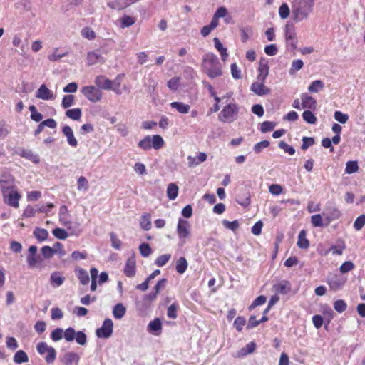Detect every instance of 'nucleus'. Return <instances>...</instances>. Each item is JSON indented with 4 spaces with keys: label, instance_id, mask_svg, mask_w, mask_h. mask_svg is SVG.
Returning a JSON list of instances; mask_svg holds the SVG:
<instances>
[{
    "label": "nucleus",
    "instance_id": "obj_21",
    "mask_svg": "<svg viewBox=\"0 0 365 365\" xmlns=\"http://www.w3.org/2000/svg\"><path fill=\"white\" fill-rule=\"evenodd\" d=\"M68 210L66 205H62L59 210V220L60 222L65 226L68 227V230H71V224L72 222L68 219Z\"/></svg>",
    "mask_w": 365,
    "mask_h": 365
},
{
    "label": "nucleus",
    "instance_id": "obj_55",
    "mask_svg": "<svg viewBox=\"0 0 365 365\" xmlns=\"http://www.w3.org/2000/svg\"><path fill=\"white\" fill-rule=\"evenodd\" d=\"M168 87L169 89L175 91H177L180 86V78L178 77H173L171 79H170L168 81L167 83Z\"/></svg>",
    "mask_w": 365,
    "mask_h": 365
},
{
    "label": "nucleus",
    "instance_id": "obj_31",
    "mask_svg": "<svg viewBox=\"0 0 365 365\" xmlns=\"http://www.w3.org/2000/svg\"><path fill=\"white\" fill-rule=\"evenodd\" d=\"M151 216L148 213L143 214L140 220V225L141 228L145 231L150 230L151 228Z\"/></svg>",
    "mask_w": 365,
    "mask_h": 365
},
{
    "label": "nucleus",
    "instance_id": "obj_56",
    "mask_svg": "<svg viewBox=\"0 0 365 365\" xmlns=\"http://www.w3.org/2000/svg\"><path fill=\"white\" fill-rule=\"evenodd\" d=\"M166 283H167V279H164V278L161 279L160 280H159L158 282V283L156 284V285L155 286V287L153 289V297H157L160 291L165 287Z\"/></svg>",
    "mask_w": 365,
    "mask_h": 365
},
{
    "label": "nucleus",
    "instance_id": "obj_53",
    "mask_svg": "<svg viewBox=\"0 0 365 365\" xmlns=\"http://www.w3.org/2000/svg\"><path fill=\"white\" fill-rule=\"evenodd\" d=\"M55 250H56L53 249V247H51L49 246L46 245L41 248V253L45 258L50 259L55 254Z\"/></svg>",
    "mask_w": 365,
    "mask_h": 365
},
{
    "label": "nucleus",
    "instance_id": "obj_29",
    "mask_svg": "<svg viewBox=\"0 0 365 365\" xmlns=\"http://www.w3.org/2000/svg\"><path fill=\"white\" fill-rule=\"evenodd\" d=\"M65 277L58 272H55L51 274L50 282L53 287H58L63 284Z\"/></svg>",
    "mask_w": 365,
    "mask_h": 365
},
{
    "label": "nucleus",
    "instance_id": "obj_57",
    "mask_svg": "<svg viewBox=\"0 0 365 365\" xmlns=\"http://www.w3.org/2000/svg\"><path fill=\"white\" fill-rule=\"evenodd\" d=\"M53 235L58 239L65 240L68 237L67 232L62 228H55L52 231Z\"/></svg>",
    "mask_w": 365,
    "mask_h": 365
},
{
    "label": "nucleus",
    "instance_id": "obj_36",
    "mask_svg": "<svg viewBox=\"0 0 365 365\" xmlns=\"http://www.w3.org/2000/svg\"><path fill=\"white\" fill-rule=\"evenodd\" d=\"M187 262L184 257H180L176 262V271L179 274L185 272L187 268Z\"/></svg>",
    "mask_w": 365,
    "mask_h": 365
},
{
    "label": "nucleus",
    "instance_id": "obj_62",
    "mask_svg": "<svg viewBox=\"0 0 365 365\" xmlns=\"http://www.w3.org/2000/svg\"><path fill=\"white\" fill-rule=\"evenodd\" d=\"M269 145V142L268 140H262L259 143H256L254 145L253 150L256 153H259L262 151L264 148H267Z\"/></svg>",
    "mask_w": 365,
    "mask_h": 365
},
{
    "label": "nucleus",
    "instance_id": "obj_35",
    "mask_svg": "<svg viewBox=\"0 0 365 365\" xmlns=\"http://www.w3.org/2000/svg\"><path fill=\"white\" fill-rule=\"evenodd\" d=\"M178 187L175 183H170L167 188V196L169 200H174L178 195Z\"/></svg>",
    "mask_w": 365,
    "mask_h": 365
},
{
    "label": "nucleus",
    "instance_id": "obj_42",
    "mask_svg": "<svg viewBox=\"0 0 365 365\" xmlns=\"http://www.w3.org/2000/svg\"><path fill=\"white\" fill-rule=\"evenodd\" d=\"M81 36L88 40H93L96 38V33L90 27H84L81 31Z\"/></svg>",
    "mask_w": 365,
    "mask_h": 365
},
{
    "label": "nucleus",
    "instance_id": "obj_60",
    "mask_svg": "<svg viewBox=\"0 0 365 365\" xmlns=\"http://www.w3.org/2000/svg\"><path fill=\"white\" fill-rule=\"evenodd\" d=\"M311 222L313 227H322V217L320 214H316L311 217Z\"/></svg>",
    "mask_w": 365,
    "mask_h": 365
},
{
    "label": "nucleus",
    "instance_id": "obj_39",
    "mask_svg": "<svg viewBox=\"0 0 365 365\" xmlns=\"http://www.w3.org/2000/svg\"><path fill=\"white\" fill-rule=\"evenodd\" d=\"M34 235L39 241H44L48 236V232L46 229L36 228L34 231Z\"/></svg>",
    "mask_w": 365,
    "mask_h": 365
},
{
    "label": "nucleus",
    "instance_id": "obj_52",
    "mask_svg": "<svg viewBox=\"0 0 365 365\" xmlns=\"http://www.w3.org/2000/svg\"><path fill=\"white\" fill-rule=\"evenodd\" d=\"M139 251L140 255L144 257L150 256L152 252L150 245L147 243H142L139 246Z\"/></svg>",
    "mask_w": 365,
    "mask_h": 365
},
{
    "label": "nucleus",
    "instance_id": "obj_41",
    "mask_svg": "<svg viewBox=\"0 0 365 365\" xmlns=\"http://www.w3.org/2000/svg\"><path fill=\"white\" fill-rule=\"evenodd\" d=\"M77 189L78 191L86 192L88 189V182L84 176H81L77 180Z\"/></svg>",
    "mask_w": 365,
    "mask_h": 365
},
{
    "label": "nucleus",
    "instance_id": "obj_3",
    "mask_svg": "<svg viewBox=\"0 0 365 365\" xmlns=\"http://www.w3.org/2000/svg\"><path fill=\"white\" fill-rule=\"evenodd\" d=\"M202 68L210 78L220 76L222 73L218 58L213 53H209L203 56Z\"/></svg>",
    "mask_w": 365,
    "mask_h": 365
},
{
    "label": "nucleus",
    "instance_id": "obj_8",
    "mask_svg": "<svg viewBox=\"0 0 365 365\" xmlns=\"http://www.w3.org/2000/svg\"><path fill=\"white\" fill-rule=\"evenodd\" d=\"M81 92L88 101L93 103L98 102L102 98V92L94 86H84L81 89Z\"/></svg>",
    "mask_w": 365,
    "mask_h": 365
},
{
    "label": "nucleus",
    "instance_id": "obj_59",
    "mask_svg": "<svg viewBox=\"0 0 365 365\" xmlns=\"http://www.w3.org/2000/svg\"><path fill=\"white\" fill-rule=\"evenodd\" d=\"M365 225V215H361L359 216L354 223V227L356 230H360Z\"/></svg>",
    "mask_w": 365,
    "mask_h": 365
},
{
    "label": "nucleus",
    "instance_id": "obj_47",
    "mask_svg": "<svg viewBox=\"0 0 365 365\" xmlns=\"http://www.w3.org/2000/svg\"><path fill=\"white\" fill-rule=\"evenodd\" d=\"M302 118L305 122L309 124H315L317 122L316 116L310 110L304 111Z\"/></svg>",
    "mask_w": 365,
    "mask_h": 365
},
{
    "label": "nucleus",
    "instance_id": "obj_13",
    "mask_svg": "<svg viewBox=\"0 0 365 365\" xmlns=\"http://www.w3.org/2000/svg\"><path fill=\"white\" fill-rule=\"evenodd\" d=\"M94 82L99 89L101 88L104 90H113V91H116V89L113 88V81L106 78L103 75L96 76Z\"/></svg>",
    "mask_w": 365,
    "mask_h": 365
},
{
    "label": "nucleus",
    "instance_id": "obj_22",
    "mask_svg": "<svg viewBox=\"0 0 365 365\" xmlns=\"http://www.w3.org/2000/svg\"><path fill=\"white\" fill-rule=\"evenodd\" d=\"M273 289L277 294H287L291 290V285L288 281H282L275 284Z\"/></svg>",
    "mask_w": 365,
    "mask_h": 365
},
{
    "label": "nucleus",
    "instance_id": "obj_63",
    "mask_svg": "<svg viewBox=\"0 0 365 365\" xmlns=\"http://www.w3.org/2000/svg\"><path fill=\"white\" fill-rule=\"evenodd\" d=\"M334 118L336 120H337L338 122H339L342 124L346 123L349 119L348 115L343 113L341 111H336L334 113Z\"/></svg>",
    "mask_w": 365,
    "mask_h": 365
},
{
    "label": "nucleus",
    "instance_id": "obj_51",
    "mask_svg": "<svg viewBox=\"0 0 365 365\" xmlns=\"http://www.w3.org/2000/svg\"><path fill=\"white\" fill-rule=\"evenodd\" d=\"M74 103V96L73 95H66L63 96L61 106L64 108H67L73 106Z\"/></svg>",
    "mask_w": 365,
    "mask_h": 365
},
{
    "label": "nucleus",
    "instance_id": "obj_64",
    "mask_svg": "<svg viewBox=\"0 0 365 365\" xmlns=\"http://www.w3.org/2000/svg\"><path fill=\"white\" fill-rule=\"evenodd\" d=\"M46 353H47V356L45 358L46 361L48 364L53 363L55 361L56 357V351L55 349L51 346V347H50V349H48V351Z\"/></svg>",
    "mask_w": 365,
    "mask_h": 365
},
{
    "label": "nucleus",
    "instance_id": "obj_19",
    "mask_svg": "<svg viewBox=\"0 0 365 365\" xmlns=\"http://www.w3.org/2000/svg\"><path fill=\"white\" fill-rule=\"evenodd\" d=\"M135 0H115L108 3V6L112 9L123 10L131 4L134 3Z\"/></svg>",
    "mask_w": 365,
    "mask_h": 365
},
{
    "label": "nucleus",
    "instance_id": "obj_38",
    "mask_svg": "<svg viewBox=\"0 0 365 365\" xmlns=\"http://www.w3.org/2000/svg\"><path fill=\"white\" fill-rule=\"evenodd\" d=\"M68 55V53H61L58 48H55L52 53L48 56V58L51 61H59L61 58Z\"/></svg>",
    "mask_w": 365,
    "mask_h": 365
},
{
    "label": "nucleus",
    "instance_id": "obj_20",
    "mask_svg": "<svg viewBox=\"0 0 365 365\" xmlns=\"http://www.w3.org/2000/svg\"><path fill=\"white\" fill-rule=\"evenodd\" d=\"M302 107V108L315 109L317 101L314 98L309 96L307 93H304L301 95Z\"/></svg>",
    "mask_w": 365,
    "mask_h": 365
},
{
    "label": "nucleus",
    "instance_id": "obj_50",
    "mask_svg": "<svg viewBox=\"0 0 365 365\" xmlns=\"http://www.w3.org/2000/svg\"><path fill=\"white\" fill-rule=\"evenodd\" d=\"M290 14V9L286 3H283L279 8V15L282 19H286Z\"/></svg>",
    "mask_w": 365,
    "mask_h": 365
},
{
    "label": "nucleus",
    "instance_id": "obj_61",
    "mask_svg": "<svg viewBox=\"0 0 365 365\" xmlns=\"http://www.w3.org/2000/svg\"><path fill=\"white\" fill-rule=\"evenodd\" d=\"M275 123L270 121H264L261 124L260 130L262 133H267L272 130L275 127Z\"/></svg>",
    "mask_w": 365,
    "mask_h": 365
},
{
    "label": "nucleus",
    "instance_id": "obj_7",
    "mask_svg": "<svg viewBox=\"0 0 365 365\" xmlns=\"http://www.w3.org/2000/svg\"><path fill=\"white\" fill-rule=\"evenodd\" d=\"M284 38L287 47L294 50L297 48L298 40L295 31V27L292 24L287 23L284 27Z\"/></svg>",
    "mask_w": 365,
    "mask_h": 365
},
{
    "label": "nucleus",
    "instance_id": "obj_9",
    "mask_svg": "<svg viewBox=\"0 0 365 365\" xmlns=\"http://www.w3.org/2000/svg\"><path fill=\"white\" fill-rule=\"evenodd\" d=\"M113 331V321L108 318L103 321L101 327L96 329V334L98 338L108 339L112 335Z\"/></svg>",
    "mask_w": 365,
    "mask_h": 365
},
{
    "label": "nucleus",
    "instance_id": "obj_14",
    "mask_svg": "<svg viewBox=\"0 0 365 365\" xmlns=\"http://www.w3.org/2000/svg\"><path fill=\"white\" fill-rule=\"evenodd\" d=\"M346 282V279L337 274L330 275L327 279V284L331 289L339 290Z\"/></svg>",
    "mask_w": 365,
    "mask_h": 365
},
{
    "label": "nucleus",
    "instance_id": "obj_33",
    "mask_svg": "<svg viewBox=\"0 0 365 365\" xmlns=\"http://www.w3.org/2000/svg\"><path fill=\"white\" fill-rule=\"evenodd\" d=\"M126 312L125 307L123 304L118 303L117 304L113 309V314L114 317L117 319H122Z\"/></svg>",
    "mask_w": 365,
    "mask_h": 365
},
{
    "label": "nucleus",
    "instance_id": "obj_2",
    "mask_svg": "<svg viewBox=\"0 0 365 365\" xmlns=\"http://www.w3.org/2000/svg\"><path fill=\"white\" fill-rule=\"evenodd\" d=\"M0 185L3 192L4 202L11 207H19L21 195L16 190H14V179L10 176L8 177V179L1 178L0 180Z\"/></svg>",
    "mask_w": 365,
    "mask_h": 365
},
{
    "label": "nucleus",
    "instance_id": "obj_45",
    "mask_svg": "<svg viewBox=\"0 0 365 365\" xmlns=\"http://www.w3.org/2000/svg\"><path fill=\"white\" fill-rule=\"evenodd\" d=\"M324 83L320 80L313 81L309 86L308 90L311 93H317L324 88Z\"/></svg>",
    "mask_w": 365,
    "mask_h": 365
},
{
    "label": "nucleus",
    "instance_id": "obj_17",
    "mask_svg": "<svg viewBox=\"0 0 365 365\" xmlns=\"http://www.w3.org/2000/svg\"><path fill=\"white\" fill-rule=\"evenodd\" d=\"M326 210L327 213L323 214L326 216V225H328L333 220L339 219L342 215L341 212L336 207H329Z\"/></svg>",
    "mask_w": 365,
    "mask_h": 365
},
{
    "label": "nucleus",
    "instance_id": "obj_37",
    "mask_svg": "<svg viewBox=\"0 0 365 365\" xmlns=\"http://www.w3.org/2000/svg\"><path fill=\"white\" fill-rule=\"evenodd\" d=\"M66 115L72 120H78L82 115V111L80 108L68 109L66 112Z\"/></svg>",
    "mask_w": 365,
    "mask_h": 365
},
{
    "label": "nucleus",
    "instance_id": "obj_43",
    "mask_svg": "<svg viewBox=\"0 0 365 365\" xmlns=\"http://www.w3.org/2000/svg\"><path fill=\"white\" fill-rule=\"evenodd\" d=\"M148 329L150 331H158L162 329V323L160 319L156 318L151 321L148 326Z\"/></svg>",
    "mask_w": 365,
    "mask_h": 365
},
{
    "label": "nucleus",
    "instance_id": "obj_46",
    "mask_svg": "<svg viewBox=\"0 0 365 365\" xmlns=\"http://www.w3.org/2000/svg\"><path fill=\"white\" fill-rule=\"evenodd\" d=\"M170 258H171L170 254L162 255L159 256L158 257H157V259L155 261V264L158 267H163L168 262V261L170 259Z\"/></svg>",
    "mask_w": 365,
    "mask_h": 365
},
{
    "label": "nucleus",
    "instance_id": "obj_30",
    "mask_svg": "<svg viewBox=\"0 0 365 365\" xmlns=\"http://www.w3.org/2000/svg\"><path fill=\"white\" fill-rule=\"evenodd\" d=\"M269 66L267 62H260L259 66V74L257 76L258 80L265 81L269 74Z\"/></svg>",
    "mask_w": 365,
    "mask_h": 365
},
{
    "label": "nucleus",
    "instance_id": "obj_40",
    "mask_svg": "<svg viewBox=\"0 0 365 365\" xmlns=\"http://www.w3.org/2000/svg\"><path fill=\"white\" fill-rule=\"evenodd\" d=\"M120 27L124 29L133 25L135 22V19L130 16L124 15L121 19H120Z\"/></svg>",
    "mask_w": 365,
    "mask_h": 365
},
{
    "label": "nucleus",
    "instance_id": "obj_26",
    "mask_svg": "<svg viewBox=\"0 0 365 365\" xmlns=\"http://www.w3.org/2000/svg\"><path fill=\"white\" fill-rule=\"evenodd\" d=\"M170 107L175 109L178 113L181 114H187L190 110V106L188 104H185L182 102H172Z\"/></svg>",
    "mask_w": 365,
    "mask_h": 365
},
{
    "label": "nucleus",
    "instance_id": "obj_10",
    "mask_svg": "<svg viewBox=\"0 0 365 365\" xmlns=\"http://www.w3.org/2000/svg\"><path fill=\"white\" fill-rule=\"evenodd\" d=\"M35 96L43 101H53L56 98V96L53 91L48 88L45 84H42L36 92Z\"/></svg>",
    "mask_w": 365,
    "mask_h": 365
},
{
    "label": "nucleus",
    "instance_id": "obj_4",
    "mask_svg": "<svg viewBox=\"0 0 365 365\" xmlns=\"http://www.w3.org/2000/svg\"><path fill=\"white\" fill-rule=\"evenodd\" d=\"M164 144V140L160 135H154L152 137L150 135L145 136L138 142V146L144 150H148L151 148L159 150L163 147Z\"/></svg>",
    "mask_w": 365,
    "mask_h": 365
},
{
    "label": "nucleus",
    "instance_id": "obj_1",
    "mask_svg": "<svg viewBox=\"0 0 365 365\" xmlns=\"http://www.w3.org/2000/svg\"><path fill=\"white\" fill-rule=\"evenodd\" d=\"M314 0H294L292 4V18L298 23L307 19L313 11Z\"/></svg>",
    "mask_w": 365,
    "mask_h": 365
},
{
    "label": "nucleus",
    "instance_id": "obj_25",
    "mask_svg": "<svg viewBox=\"0 0 365 365\" xmlns=\"http://www.w3.org/2000/svg\"><path fill=\"white\" fill-rule=\"evenodd\" d=\"M256 348V344L254 342L248 343L245 347L240 349L235 355V356L241 358L245 356L247 354H252L254 352Z\"/></svg>",
    "mask_w": 365,
    "mask_h": 365
},
{
    "label": "nucleus",
    "instance_id": "obj_48",
    "mask_svg": "<svg viewBox=\"0 0 365 365\" xmlns=\"http://www.w3.org/2000/svg\"><path fill=\"white\" fill-rule=\"evenodd\" d=\"M358 169L359 166L356 161H348L346 163L345 172L347 174L354 173Z\"/></svg>",
    "mask_w": 365,
    "mask_h": 365
},
{
    "label": "nucleus",
    "instance_id": "obj_32",
    "mask_svg": "<svg viewBox=\"0 0 365 365\" xmlns=\"http://www.w3.org/2000/svg\"><path fill=\"white\" fill-rule=\"evenodd\" d=\"M213 41L215 48L220 52L221 55L222 60L225 61L228 56L227 48L223 47L222 43L217 38H214Z\"/></svg>",
    "mask_w": 365,
    "mask_h": 365
},
{
    "label": "nucleus",
    "instance_id": "obj_15",
    "mask_svg": "<svg viewBox=\"0 0 365 365\" xmlns=\"http://www.w3.org/2000/svg\"><path fill=\"white\" fill-rule=\"evenodd\" d=\"M136 272V262L134 256L130 257L125 263L124 267V274L128 277H133Z\"/></svg>",
    "mask_w": 365,
    "mask_h": 365
},
{
    "label": "nucleus",
    "instance_id": "obj_34",
    "mask_svg": "<svg viewBox=\"0 0 365 365\" xmlns=\"http://www.w3.org/2000/svg\"><path fill=\"white\" fill-rule=\"evenodd\" d=\"M13 360L16 364L26 363L29 361V357L24 351L19 350L14 354Z\"/></svg>",
    "mask_w": 365,
    "mask_h": 365
},
{
    "label": "nucleus",
    "instance_id": "obj_16",
    "mask_svg": "<svg viewBox=\"0 0 365 365\" xmlns=\"http://www.w3.org/2000/svg\"><path fill=\"white\" fill-rule=\"evenodd\" d=\"M80 357L78 354L73 351L66 352L61 358L63 365H78Z\"/></svg>",
    "mask_w": 365,
    "mask_h": 365
},
{
    "label": "nucleus",
    "instance_id": "obj_23",
    "mask_svg": "<svg viewBox=\"0 0 365 365\" xmlns=\"http://www.w3.org/2000/svg\"><path fill=\"white\" fill-rule=\"evenodd\" d=\"M62 132L66 137L68 143L72 147H76L78 145V141L74 137L71 128L68 125H65L63 127Z\"/></svg>",
    "mask_w": 365,
    "mask_h": 365
},
{
    "label": "nucleus",
    "instance_id": "obj_12",
    "mask_svg": "<svg viewBox=\"0 0 365 365\" xmlns=\"http://www.w3.org/2000/svg\"><path fill=\"white\" fill-rule=\"evenodd\" d=\"M177 232L180 239H185L190 236V223L182 218L178 220Z\"/></svg>",
    "mask_w": 365,
    "mask_h": 365
},
{
    "label": "nucleus",
    "instance_id": "obj_54",
    "mask_svg": "<svg viewBox=\"0 0 365 365\" xmlns=\"http://www.w3.org/2000/svg\"><path fill=\"white\" fill-rule=\"evenodd\" d=\"M110 236L112 247L114 249L119 250L121 247V240L117 237V235L114 232H111L110 234Z\"/></svg>",
    "mask_w": 365,
    "mask_h": 365
},
{
    "label": "nucleus",
    "instance_id": "obj_44",
    "mask_svg": "<svg viewBox=\"0 0 365 365\" xmlns=\"http://www.w3.org/2000/svg\"><path fill=\"white\" fill-rule=\"evenodd\" d=\"M303 66H304V63L302 60H300V59L294 60L292 62V66H291V68L289 71V74H291V75L294 74L297 71L301 70Z\"/></svg>",
    "mask_w": 365,
    "mask_h": 365
},
{
    "label": "nucleus",
    "instance_id": "obj_18",
    "mask_svg": "<svg viewBox=\"0 0 365 365\" xmlns=\"http://www.w3.org/2000/svg\"><path fill=\"white\" fill-rule=\"evenodd\" d=\"M16 153L19 156L26 158L35 164H38L40 162L39 156L37 154L34 153L31 150L19 148L16 151Z\"/></svg>",
    "mask_w": 365,
    "mask_h": 365
},
{
    "label": "nucleus",
    "instance_id": "obj_27",
    "mask_svg": "<svg viewBox=\"0 0 365 365\" xmlns=\"http://www.w3.org/2000/svg\"><path fill=\"white\" fill-rule=\"evenodd\" d=\"M75 272L81 284L83 285H86L88 284L90 279L88 273L86 270L78 267L76 268Z\"/></svg>",
    "mask_w": 365,
    "mask_h": 365
},
{
    "label": "nucleus",
    "instance_id": "obj_28",
    "mask_svg": "<svg viewBox=\"0 0 365 365\" xmlns=\"http://www.w3.org/2000/svg\"><path fill=\"white\" fill-rule=\"evenodd\" d=\"M307 232L304 230L299 232L298 235L297 246L301 249H307L309 247V241L306 237Z\"/></svg>",
    "mask_w": 365,
    "mask_h": 365
},
{
    "label": "nucleus",
    "instance_id": "obj_5",
    "mask_svg": "<svg viewBox=\"0 0 365 365\" xmlns=\"http://www.w3.org/2000/svg\"><path fill=\"white\" fill-rule=\"evenodd\" d=\"M238 106L235 103H230L225 106L219 114V120L222 123H232L237 118Z\"/></svg>",
    "mask_w": 365,
    "mask_h": 365
},
{
    "label": "nucleus",
    "instance_id": "obj_58",
    "mask_svg": "<svg viewBox=\"0 0 365 365\" xmlns=\"http://www.w3.org/2000/svg\"><path fill=\"white\" fill-rule=\"evenodd\" d=\"M346 307V303L342 299H338L334 304V309L339 313L344 312Z\"/></svg>",
    "mask_w": 365,
    "mask_h": 365
},
{
    "label": "nucleus",
    "instance_id": "obj_11",
    "mask_svg": "<svg viewBox=\"0 0 365 365\" xmlns=\"http://www.w3.org/2000/svg\"><path fill=\"white\" fill-rule=\"evenodd\" d=\"M265 81L258 80L251 85L250 90L256 95L262 96L270 93L271 90L264 86Z\"/></svg>",
    "mask_w": 365,
    "mask_h": 365
},
{
    "label": "nucleus",
    "instance_id": "obj_6",
    "mask_svg": "<svg viewBox=\"0 0 365 365\" xmlns=\"http://www.w3.org/2000/svg\"><path fill=\"white\" fill-rule=\"evenodd\" d=\"M63 338L68 342L75 339L76 343L81 346H84L87 342L86 334L81 331H76L72 327L67 328L65 331L63 330Z\"/></svg>",
    "mask_w": 365,
    "mask_h": 365
},
{
    "label": "nucleus",
    "instance_id": "obj_24",
    "mask_svg": "<svg viewBox=\"0 0 365 365\" xmlns=\"http://www.w3.org/2000/svg\"><path fill=\"white\" fill-rule=\"evenodd\" d=\"M105 61L102 55L96 51L88 52L87 54V64L92 66L98 63H103Z\"/></svg>",
    "mask_w": 365,
    "mask_h": 365
},
{
    "label": "nucleus",
    "instance_id": "obj_49",
    "mask_svg": "<svg viewBox=\"0 0 365 365\" xmlns=\"http://www.w3.org/2000/svg\"><path fill=\"white\" fill-rule=\"evenodd\" d=\"M63 338V329L62 328H56L51 333V339L53 341H58Z\"/></svg>",
    "mask_w": 365,
    "mask_h": 365
}]
</instances>
